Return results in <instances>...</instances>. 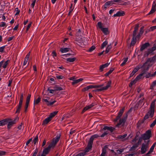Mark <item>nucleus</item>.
Masks as SVG:
<instances>
[{"label":"nucleus","mask_w":156,"mask_h":156,"mask_svg":"<svg viewBox=\"0 0 156 156\" xmlns=\"http://www.w3.org/2000/svg\"><path fill=\"white\" fill-rule=\"evenodd\" d=\"M59 138V137H57L55 138H54L48 147L43 149L42 153L41 154L40 152H39L37 156H46V154L49 153L51 148H53L55 147L58 141Z\"/></svg>","instance_id":"obj_1"},{"label":"nucleus","mask_w":156,"mask_h":156,"mask_svg":"<svg viewBox=\"0 0 156 156\" xmlns=\"http://www.w3.org/2000/svg\"><path fill=\"white\" fill-rule=\"evenodd\" d=\"M19 118L16 117L14 120L12 121L9 122V121H11L12 119L10 118H7L0 121V126L4 125L8 123V129H9L12 126L16 123L17 120H18Z\"/></svg>","instance_id":"obj_2"},{"label":"nucleus","mask_w":156,"mask_h":156,"mask_svg":"<svg viewBox=\"0 0 156 156\" xmlns=\"http://www.w3.org/2000/svg\"><path fill=\"white\" fill-rule=\"evenodd\" d=\"M155 101V99L154 100L151 102L149 108L150 110L144 117V118L145 120L149 118V116L151 118H152L154 114V107Z\"/></svg>","instance_id":"obj_3"},{"label":"nucleus","mask_w":156,"mask_h":156,"mask_svg":"<svg viewBox=\"0 0 156 156\" xmlns=\"http://www.w3.org/2000/svg\"><path fill=\"white\" fill-rule=\"evenodd\" d=\"M149 142V140L147 141H144V142L146 144L143 143L142 144L141 151V154H144L147 151V149L148 148Z\"/></svg>","instance_id":"obj_4"},{"label":"nucleus","mask_w":156,"mask_h":156,"mask_svg":"<svg viewBox=\"0 0 156 156\" xmlns=\"http://www.w3.org/2000/svg\"><path fill=\"white\" fill-rule=\"evenodd\" d=\"M143 140H145L149 139L151 136V131L150 129L146 131V132L141 135Z\"/></svg>","instance_id":"obj_5"},{"label":"nucleus","mask_w":156,"mask_h":156,"mask_svg":"<svg viewBox=\"0 0 156 156\" xmlns=\"http://www.w3.org/2000/svg\"><path fill=\"white\" fill-rule=\"evenodd\" d=\"M151 66L152 64H151L149 62L146 60V62L143 64L142 66V67L143 68L142 72L145 73Z\"/></svg>","instance_id":"obj_6"},{"label":"nucleus","mask_w":156,"mask_h":156,"mask_svg":"<svg viewBox=\"0 0 156 156\" xmlns=\"http://www.w3.org/2000/svg\"><path fill=\"white\" fill-rule=\"evenodd\" d=\"M127 119V115H124L122 118L119 119V122L116 124V126L119 127V126L121 125H122V126H123L126 120Z\"/></svg>","instance_id":"obj_7"},{"label":"nucleus","mask_w":156,"mask_h":156,"mask_svg":"<svg viewBox=\"0 0 156 156\" xmlns=\"http://www.w3.org/2000/svg\"><path fill=\"white\" fill-rule=\"evenodd\" d=\"M156 49V45L154 44L153 45V46L152 47L149 48L147 49V51L144 54V57H147L148 55L151 53H153V52L155 51Z\"/></svg>","instance_id":"obj_8"},{"label":"nucleus","mask_w":156,"mask_h":156,"mask_svg":"<svg viewBox=\"0 0 156 156\" xmlns=\"http://www.w3.org/2000/svg\"><path fill=\"white\" fill-rule=\"evenodd\" d=\"M103 84L100 85H90L83 88L82 90V91L83 92H84L90 88L100 87L103 86Z\"/></svg>","instance_id":"obj_9"},{"label":"nucleus","mask_w":156,"mask_h":156,"mask_svg":"<svg viewBox=\"0 0 156 156\" xmlns=\"http://www.w3.org/2000/svg\"><path fill=\"white\" fill-rule=\"evenodd\" d=\"M112 81L110 80L107 83V85L104 87H101L100 89H97L94 90V91L100 92L102 90H107L110 86L111 84Z\"/></svg>","instance_id":"obj_10"},{"label":"nucleus","mask_w":156,"mask_h":156,"mask_svg":"<svg viewBox=\"0 0 156 156\" xmlns=\"http://www.w3.org/2000/svg\"><path fill=\"white\" fill-rule=\"evenodd\" d=\"M124 110L125 107H123L120 110L118 113V115L116 116L115 119L114 120V122H117L118 119H120L124 112Z\"/></svg>","instance_id":"obj_11"},{"label":"nucleus","mask_w":156,"mask_h":156,"mask_svg":"<svg viewBox=\"0 0 156 156\" xmlns=\"http://www.w3.org/2000/svg\"><path fill=\"white\" fill-rule=\"evenodd\" d=\"M156 10V3L155 1L153 2L151 10L147 15L152 14L154 13Z\"/></svg>","instance_id":"obj_12"},{"label":"nucleus","mask_w":156,"mask_h":156,"mask_svg":"<svg viewBox=\"0 0 156 156\" xmlns=\"http://www.w3.org/2000/svg\"><path fill=\"white\" fill-rule=\"evenodd\" d=\"M31 95L30 94H28L27 97V99L26 100L25 105V106L24 112H27V108H28V106L30 99V98L31 97Z\"/></svg>","instance_id":"obj_13"},{"label":"nucleus","mask_w":156,"mask_h":156,"mask_svg":"<svg viewBox=\"0 0 156 156\" xmlns=\"http://www.w3.org/2000/svg\"><path fill=\"white\" fill-rule=\"evenodd\" d=\"M93 144L88 141L87 145L85 149L84 152L83 153H85V155L86 154V153L87 152L92 148Z\"/></svg>","instance_id":"obj_14"},{"label":"nucleus","mask_w":156,"mask_h":156,"mask_svg":"<svg viewBox=\"0 0 156 156\" xmlns=\"http://www.w3.org/2000/svg\"><path fill=\"white\" fill-rule=\"evenodd\" d=\"M127 136V134H125L123 135H119L117 137L118 139H120L122 141H124L126 140H127L129 136L126 138H125Z\"/></svg>","instance_id":"obj_15"},{"label":"nucleus","mask_w":156,"mask_h":156,"mask_svg":"<svg viewBox=\"0 0 156 156\" xmlns=\"http://www.w3.org/2000/svg\"><path fill=\"white\" fill-rule=\"evenodd\" d=\"M150 44L149 42H146L143 44L141 46L140 49V51H142L143 50L146 48H147L150 46Z\"/></svg>","instance_id":"obj_16"},{"label":"nucleus","mask_w":156,"mask_h":156,"mask_svg":"<svg viewBox=\"0 0 156 156\" xmlns=\"http://www.w3.org/2000/svg\"><path fill=\"white\" fill-rule=\"evenodd\" d=\"M95 104L93 103H92L90 105H88L87 106H86L83 109V110L81 112L82 114L83 113L85 112L87 110L90 109L92 107L94 106Z\"/></svg>","instance_id":"obj_17"},{"label":"nucleus","mask_w":156,"mask_h":156,"mask_svg":"<svg viewBox=\"0 0 156 156\" xmlns=\"http://www.w3.org/2000/svg\"><path fill=\"white\" fill-rule=\"evenodd\" d=\"M139 27V24H136L134 28V30L133 32V37H136V33L138 30V27Z\"/></svg>","instance_id":"obj_18"},{"label":"nucleus","mask_w":156,"mask_h":156,"mask_svg":"<svg viewBox=\"0 0 156 156\" xmlns=\"http://www.w3.org/2000/svg\"><path fill=\"white\" fill-rule=\"evenodd\" d=\"M115 129V128L112 126L109 127L107 126H104V127L101 129L105 130H109L111 132H112Z\"/></svg>","instance_id":"obj_19"},{"label":"nucleus","mask_w":156,"mask_h":156,"mask_svg":"<svg viewBox=\"0 0 156 156\" xmlns=\"http://www.w3.org/2000/svg\"><path fill=\"white\" fill-rule=\"evenodd\" d=\"M125 14L124 11H119L117 13L114 14L113 16L114 17L120 16H124Z\"/></svg>","instance_id":"obj_20"},{"label":"nucleus","mask_w":156,"mask_h":156,"mask_svg":"<svg viewBox=\"0 0 156 156\" xmlns=\"http://www.w3.org/2000/svg\"><path fill=\"white\" fill-rule=\"evenodd\" d=\"M109 65V63H107L105 64H103L102 65H101L100 66L99 70L100 72H102L103 70V69L107 67L108 65Z\"/></svg>","instance_id":"obj_21"},{"label":"nucleus","mask_w":156,"mask_h":156,"mask_svg":"<svg viewBox=\"0 0 156 156\" xmlns=\"http://www.w3.org/2000/svg\"><path fill=\"white\" fill-rule=\"evenodd\" d=\"M101 30L105 35H106L109 34V32L108 28H103Z\"/></svg>","instance_id":"obj_22"},{"label":"nucleus","mask_w":156,"mask_h":156,"mask_svg":"<svg viewBox=\"0 0 156 156\" xmlns=\"http://www.w3.org/2000/svg\"><path fill=\"white\" fill-rule=\"evenodd\" d=\"M99 136L97 134H95L92 135L90 138L89 141L93 144L94 139Z\"/></svg>","instance_id":"obj_23"},{"label":"nucleus","mask_w":156,"mask_h":156,"mask_svg":"<svg viewBox=\"0 0 156 156\" xmlns=\"http://www.w3.org/2000/svg\"><path fill=\"white\" fill-rule=\"evenodd\" d=\"M107 148V146H105L102 150V152L100 156H105L106 152V149Z\"/></svg>","instance_id":"obj_24"},{"label":"nucleus","mask_w":156,"mask_h":156,"mask_svg":"<svg viewBox=\"0 0 156 156\" xmlns=\"http://www.w3.org/2000/svg\"><path fill=\"white\" fill-rule=\"evenodd\" d=\"M23 103L19 102V105L16 107V113H20Z\"/></svg>","instance_id":"obj_25"},{"label":"nucleus","mask_w":156,"mask_h":156,"mask_svg":"<svg viewBox=\"0 0 156 156\" xmlns=\"http://www.w3.org/2000/svg\"><path fill=\"white\" fill-rule=\"evenodd\" d=\"M156 59V54L153 56L152 58H148L147 60V61L150 62H154L155 60Z\"/></svg>","instance_id":"obj_26"},{"label":"nucleus","mask_w":156,"mask_h":156,"mask_svg":"<svg viewBox=\"0 0 156 156\" xmlns=\"http://www.w3.org/2000/svg\"><path fill=\"white\" fill-rule=\"evenodd\" d=\"M136 42V37H133L132 40L130 44V47L134 45Z\"/></svg>","instance_id":"obj_27"},{"label":"nucleus","mask_w":156,"mask_h":156,"mask_svg":"<svg viewBox=\"0 0 156 156\" xmlns=\"http://www.w3.org/2000/svg\"><path fill=\"white\" fill-rule=\"evenodd\" d=\"M43 101L46 102V104L48 105H52L55 102V101H54L52 102H49L47 99H43Z\"/></svg>","instance_id":"obj_28"},{"label":"nucleus","mask_w":156,"mask_h":156,"mask_svg":"<svg viewBox=\"0 0 156 156\" xmlns=\"http://www.w3.org/2000/svg\"><path fill=\"white\" fill-rule=\"evenodd\" d=\"M51 120V119L50 118V117H48L43 121L42 125L47 124Z\"/></svg>","instance_id":"obj_29"},{"label":"nucleus","mask_w":156,"mask_h":156,"mask_svg":"<svg viewBox=\"0 0 156 156\" xmlns=\"http://www.w3.org/2000/svg\"><path fill=\"white\" fill-rule=\"evenodd\" d=\"M114 4V3L113 2V1H108L104 5V8L106 9L107 8V6L111 4Z\"/></svg>","instance_id":"obj_30"},{"label":"nucleus","mask_w":156,"mask_h":156,"mask_svg":"<svg viewBox=\"0 0 156 156\" xmlns=\"http://www.w3.org/2000/svg\"><path fill=\"white\" fill-rule=\"evenodd\" d=\"M53 88L55 91L62 90L63 88L62 87H59L58 85H55L53 87Z\"/></svg>","instance_id":"obj_31"},{"label":"nucleus","mask_w":156,"mask_h":156,"mask_svg":"<svg viewBox=\"0 0 156 156\" xmlns=\"http://www.w3.org/2000/svg\"><path fill=\"white\" fill-rule=\"evenodd\" d=\"M145 73L143 72H141V73L138 75L135 78V80L136 81H138L139 79H141L142 78V76Z\"/></svg>","instance_id":"obj_32"},{"label":"nucleus","mask_w":156,"mask_h":156,"mask_svg":"<svg viewBox=\"0 0 156 156\" xmlns=\"http://www.w3.org/2000/svg\"><path fill=\"white\" fill-rule=\"evenodd\" d=\"M69 48H61L60 49V51L62 53H64L68 51H69Z\"/></svg>","instance_id":"obj_33"},{"label":"nucleus","mask_w":156,"mask_h":156,"mask_svg":"<svg viewBox=\"0 0 156 156\" xmlns=\"http://www.w3.org/2000/svg\"><path fill=\"white\" fill-rule=\"evenodd\" d=\"M114 69L113 68H110V70L107 73H106L105 75L104 76H108V75L110 74L111 73H112V72L114 70Z\"/></svg>","instance_id":"obj_34"},{"label":"nucleus","mask_w":156,"mask_h":156,"mask_svg":"<svg viewBox=\"0 0 156 156\" xmlns=\"http://www.w3.org/2000/svg\"><path fill=\"white\" fill-rule=\"evenodd\" d=\"M83 80V78H80L76 80H74L72 82V84L74 85Z\"/></svg>","instance_id":"obj_35"},{"label":"nucleus","mask_w":156,"mask_h":156,"mask_svg":"<svg viewBox=\"0 0 156 156\" xmlns=\"http://www.w3.org/2000/svg\"><path fill=\"white\" fill-rule=\"evenodd\" d=\"M58 111H55L52 113H51L50 114V115H49V116L50 118L51 119L52 118L55 116L58 113Z\"/></svg>","instance_id":"obj_36"},{"label":"nucleus","mask_w":156,"mask_h":156,"mask_svg":"<svg viewBox=\"0 0 156 156\" xmlns=\"http://www.w3.org/2000/svg\"><path fill=\"white\" fill-rule=\"evenodd\" d=\"M108 43V42L107 41H105L103 42L101 44V49L103 48Z\"/></svg>","instance_id":"obj_37"},{"label":"nucleus","mask_w":156,"mask_h":156,"mask_svg":"<svg viewBox=\"0 0 156 156\" xmlns=\"http://www.w3.org/2000/svg\"><path fill=\"white\" fill-rule=\"evenodd\" d=\"M76 59V58H69L67 59V61L70 62H73Z\"/></svg>","instance_id":"obj_38"},{"label":"nucleus","mask_w":156,"mask_h":156,"mask_svg":"<svg viewBox=\"0 0 156 156\" xmlns=\"http://www.w3.org/2000/svg\"><path fill=\"white\" fill-rule=\"evenodd\" d=\"M111 48H112V46L111 44L108 45L107 47L106 48V50L105 51V53L107 54V53H108L110 49H111Z\"/></svg>","instance_id":"obj_39"},{"label":"nucleus","mask_w":156,"mask_h":156,"mask_svg":"<svg viewBox=\"0 0 156 156\" xmlns=\"http://www.w3.org/2000/svg\"><path fill=\"white\" fill-rule=\"evenodd\" d=\"M128 58L127 57L126 58H124L123 62L121 64V66H124L126 63V62L128 61Z\"/></svg>","instance_id":"obj_40"},{"label":"nucleus","mask_w":156,"mask_h":156,"mask_svg":"<svg viewBox=\"0 0 156 156\" xmlns=\"http://www.w3.org/2000/svg\"><path fill=\"white\" fill-rule=\"evenodd\" d=\"M41 98L39 97L36 100H34V105L37 104L41 101Z\"/></svg>","instance_id":"obj_41"},{"label":"nucleus","mask_w":156,"mask_h":156,"mask_svg":"<svg viewBox=\"0 0 156 156\" xmlns=\"http://www.w3.org/2000/svg\"><path fill=\"white\" fill-rule=\"evenodd\" d=\"M136 82V81L135 80H132L131 81L129 84V87H131L133 84L135 83Z\"/></svg>","instance_id":"obj_42"},{"label":"nucleus","mask_w":156,"mask_h":156,"mask_svg":"<svg viewBox=\"0 0 156 156\" xmlns=\"http://www.w3.org/2000/svg\"><path fill=\"white\" fill-rule=\"evenodd\" d=\"M9 61L8 60L6 61L5 63L2 66V67L3 68L5 69L6 68L7 65L9 63Z\"/></svg>","instance_id":"obj_43"},{"label":"nucleus","mask_w":156,"mask_h":156,"mask_svg":"<svg viewBox=\"0 0 156 156\" xmlns=\"http://www.w3.org/2000/svg\"><path fill=\"white\" fill-rule=\"evenodd\" d=\"M72 6H73V4L71 3V5H70V9L69 10V13L68 14L69 15H70V13L72 12L73 10V9H74L73 8Z\"/></svg>","instance_id":"obj_44"},{"label":"nucleus","mask_w":156,"mask_h":156,"mask_svg":"<svg viewBox=\"0 0 156 156\" xmlns=\"http://www.w3.org/2000/svg\"><path fill=\"white\" fill-rule=\"evenodd\" d=\"M23 93H21L20 94V99L19 102H20L23 103Z\"/></svg>","instance_id":"obj_45"},{"label":"nucleus","mask_w":156,"mask_h":156,"mask_svg":"<svg viewBox=\"0 0 156 156\" xmlns=\"http://www.w3.org/2000/svg\"><path fill=\"white\" fill-rule=\"evenodd\" d=\"M156 144V142H155L153 144V145L151 146V147L150 148L149 150H150L151 151V152H152L153 151V150L154 148V147Z\"/></svg>","instance_id":"obj_46"},{"label":"nucleus","mask_w":156,"mask_h":156,"mask_svg":"<svg viewBox=\"0 0 156 156\" xmlns=\"http://www.w3.org/2000/svg\"><path fill=\"white\" fill-rule=\"evenodd\" d=\"M95 48V46L93 45L90 48L88 51L89 52H91L94 50Z\"/></svg>","instance_id":"obj_47"},{"label":"nucleus","mask_w":156,"mask_h":156,"mask_svg":"<svg viewBox=\"0 0 156 156\" xmlns=\"http://www.w3.org/2000/svg\"><path fill=\"white\" fill-rule=\"evenodd\" d=\"M38 136H36V137H35L34 138V139L33 140L34 144L35 145L36 144V142H37V141L38 140Z\"/></svg>","instance_id":"obj_48"},{"label":"nucleus","mask_w":156,"mask_h":156,"mask_svg":"<svg viewBox=\"0 0 156 156\" xmlns=\"http://www.w3.org/2000/svg\"><path fill=\"white\" fill-rule=\"evenodd\" d=\"M144 26H142L140 28V29L139 33H141L142 34L144 32Z\"/></svg>","instance_id":"obj_49"},{"label":"nucleus","mask_w":156,"mask_h":156,"mask_svg":"<svg viewBox=\"0 0 156 156\" xmlns=\"http://www.w3.org/2000/svg\"><path fill=\"white\" fill-rule=\"evenodd\" d=\"M98 25L100 29L101 30L103 28L102 27V23L101 22H98Z\"/></svg>","instance_id":"obj_50"},{"label":"nucleus","mask_w":156,"mask_h":156,"mask_svg":"<svg viewBox=\"0 0 156 156\" xmlns=\"http://www.w3.org/2000/svg\"><path fill=\"white\" fill-rule=\"evenodd\" d=\"M140 68L139 67L137 66L133 69V71L135 73L137 72Z\"/></svg>","instance_id":"obj_51"},{"label":"nucleus","mask_w":156,"mask_h":156,"mask_svg":"<svg viewBox=\"0 0 156 156\" xmlns=\"http://www.w3.org/2000/svg\"><path fill=\"white\" fill-rule=\"evenodd\" d=\"M15 11H16V12L15 13V15H18L19 14L20 12V10L18 8H16L15 9Z\"/></svg>","instance_id":"obj_52"},{"label":"nucleus","mask_w":156,"mask_h":156,"mask_svg":"<svg viewBox=\"0 0 156 156\" xmlns=\"http://www.w3.org/2000/svg\"><path fill=\"white\" fill-rule=\"evenodd\" d=\"M145 77L147 78H148L149 77H152V74L151 73H148L146 75H145Z\"/></svg>","instance_id":"obj_53"},{"label":"nucleus","mask_w":156,"mask_h":156,"mask_svg":"<svg viewBox=\"0 0 156 156\" xmlns=\"http://www.w3.org/2000/svg\"><path fill=\"white\" fill-rule=\"evenodd\" d=\"M56 77L58 79H62L63 77H64L62 75L57 76Z\"/></svg>","instance_id":"obj_54"},{"label":"nucleus","mask_w":156,"mask_h":156,"mask_svg":"<svg viewBox=\"0 0 156 156\" xmlns=\"http://www.w3.org/2000/svg\"><path fill=\"white\" fill-rule=\"evenodd\" d=\"M156 124V121H154L150 125V127H152L154 126Z\"/></svg>","instance_id":"obj_55"},{"label":"nucleus","mask_w":156,"mask_h":156,"mask_svg":"<svg viewBox=\"0 0 156 156\" xmlns=\"http://www.w3.org/2000/svg\"><path fill=\"white\" fill-rule=\"evenodd\" d=\"M124 151V149H121L119 150H117V152L119 154H120L121 153L123 152Z\"/></svg>","instance_id":"obj_56"},{"label":"nucleus","mask_w":156,"mask_h":156,"mask_svg":"<svg viewBox=\"0 0 156 156\" xmlns=\"http://www.w3.org/2000/svg\"><path fill=\"white\" fill-rule=\"evenodd\" d=\"M48 90L49 91V93L51 94H53L54 92V91H55L54 89H50L49 88H48Z\"/></svg>","instance_id":"obj_57"},{"label":"nucleus","mask_w":156,"mask_h":156,"mask_svg":"<svg viewBox=\"0 0 156 156\" xmlns=\"http://www.w3.org/2000/svg\"><path fill=\"white\" fill-rule=\"evenodd\" d=\"M142 140H143V138H142V137L141 136V137H140L139 138L137 143L139 144H141V142L142 141Z\"/></svg>","instance_id":"obj_58"},{"label":"nucleus","mask_w":156,"mask_h":156,"mask_svg":"<svg viewBox=\"0 0 156 156\" xmlns=\"http://www.w3.org/2000/svg\"><path fill=\"white\" fill-rule=\"evenodd\" d=\"M5 46H4L0 47V52H2L4 51Z\"/></svg>","instance_id":"obj_59"},{"label":"nucleus","mask_w":156,"mask_h":156,"mask_svg":"<svg viewBox=\"0 0 156 156\" xmlns=\"http://www.w3.org/2000/svg\"><path fill=\"white\" fill-rule=\"evenodd\" d=\"M85 153H80L76 155L75 156H83L85 155Z\"/></svg>","instance_id":"obj_60"},{"label":"nucleus","mask_w":156,"mask_h":156,"mask_svg":"<svg viewBox=\"0 0 156 156\" xmlns=\"http://www.w3.org/2000/svg\"><path fill=\"white\" fill-rule=\"evenodd\" d=\"M108 133L107 131L105 132H104V133H103L102 135H101L100 136L101 137H103L105 135H107Z\"/></svg>","instance_id":"obj_61"},{"label":"nucleus","mask_w":156,"mask_h":156,"mask_svg":"<svg viewBox=\"0 0 156 156\" xmlns=\"http://www.w3.org/2000/svg\"><path fill=\"white\" fill-rule=\"evenodd\" d=\"M5 151H0V156L5 155Z\"/></svg>","instance_id":"obj_62"},{"label":"nucleus","mask_w":156,"mask_h":156,"mask_svg":"<svg viewBox=\"0 0 156 156\" xmlns=\"http://www.w3.org/2000/svg\"><path fill=\"white\" fill-rule=\"evenodd\" d=\"M32 138L29 139L26 143V145H28L30 142L32 141Z\"/></svg>","instance_id":"obj_63"},{"label":"nucleus","mask_w":156,"mask_h":156,"mask_svg":"<svg viewBox=\"0 0 156 156\" xmlns=\"http://www.w3.org/2000/svg\"><path fill=\"white\" fill-rule=\"evenodd\" d=\"M38 152V149L37 148H36L34 152V153L32 156H36Z\"/></svg>","instance_id":"obj_64"}]
</instances>
